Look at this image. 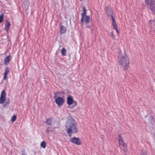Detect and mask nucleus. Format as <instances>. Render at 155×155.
Instances as JSON below:
<instances>
[{
    "label": "nucleus",
    "mask_w": 155,
    "mask_h": 155,
    "mask_svg": "<svg viewBox=\"0 0 155 155\" xmlns=\"http://www.w3.org/2000/svg\"><path fill=\"white\" fill-rule=\"evenodd\" d=\"M118 54V62L120 67L124 70L127 69L129 68V61L125 51L124 50H120Z\"/></svg>",
    "instance_id": "nucleus-1"
},
{
    "label": "nucleus",
    "mask_w": 155,
    "mask_h": 155,
    "mask_svg": "<svg viewBox=\"0 0 155 155\" xmlns=\"http://www.w3.org/2000/svg\"><path fill=\"white\" fill-rule=\"evenodd\" d=\"M65 127L67 129V133L69 136H71L72 133H76L78 132L77 123L72 117L68 118Z\"/></svg>",
    "instance_id": "nucleus-2"
},
{
    "label": "nucleus",
    "mask_w": 155,
    "mask_h": 155,
    "mask_svg": "<svg viewBox=\"0 0 155 155\" xmlns=\"http://www.w3.org/2000/svg\"><path fill=\"white\" fill-rule=\"evenodd\" d=\"M145 3L147 4V8L155 13V2L154 0H145Z\"/></svg>",
    "instance_id": "nucleus-3"
},
{
    "label": "nucleus",
    "mask_w": 155,
    "mask_h": 155,
    "mask_svg": "<svg viewBox=\"0 0 155 155\" xmlns=\"http://www.w3.org/2000/svg\"><path fill=\"white\" fill-rule=\"evenodd\" d=\"M54 98L55 100V102L59 106H61L63 105L64 100L62 97H58V96L55 93H54Z\"/></svg>",
    "instance_id": "nucleus-4"
},
{
    "label": "nucleus",
    "mask_w": 155,
    "mask_h": 155,
    "mask_svg": "<svg viewBox=\"0 0 155 155\" xmlns=\"http://www.w3.org/2000/svg\"><path fill=\"white\" fill-rule=\"evenodd\" d=\"M6 98V94L4 90L2 91L0 97V104H3Z\"/></svg>",
    "instance_id": "nucleus-5"
},
{
    "label": "nucleus",
    "mask_w": 155,
    "mask_h": 155,
    "mask_svg": "<svg viewBox=\"0 0 155 155\" xmlns=\"http://www.w3.org/2000/svg\"><path fill=\"white\" fill-rule=\"evenodd\" d=\"M90 18L89 16H86L81 17V22L82 23H85V24L88 23L90 22Z\"/></svg>",
    "instance_id": "nucleus-6"
},
{
    "label": "nucleus",
    "mask_w": 155,
    "mask_h": 155,
    "mask_svg": "<svg viewBox=\"0 0 155 155\" xmlns=\"http://www.w3.org/2000/svg\"><path fill=\"white\" fill-rule=\"evenodd\" d=\"M70 141L72 143L78 145L81 144V142L80 141V139L78 138L74 137L71 139Z\"/></svg>",
    "instance_id": "nucleus-7"
},
{
    "label": "nucleus",
    "mask_w": 155,
    "mask_h": 155,
    "mask_svg": "<svg viewBox=\"0 0 155 155\" xmlns=\"http://www.w3.org/2000/svg\"><path fill=\"white\" fill-rule=\"evenodd\" d=\"M67 102L68 104L69 105H71L73 104H74L76 105H77L76 102L73 100V98L71 96L68 97Z\"/></svg>",
    "instance_id": "nucleus-8"
},
{
    "label": "nucleus",
    "mask_w": 155,
    "mask_h": 155,
    "mask_svg": "<svg viewBox=\"0 0 155 155\" xmlns=\"http://www.w3.org/2000/svg\"><path fill=\"white\" fill-rule=\"evenodd\" d=\"M106 13L108 16L113 15V10L110 8H108L106 10Z\"/></svg>",
    "instance_id": "nucleus-9"
},
{
    "label": "nucleus",
    "mask_w": 155,
    "mask_h": 155,
    "mask_svg": "<svg viewBox=\"0 0 155 155\" xmlns=\"http://www.w3.org/2000/svg\"><path fill=\"white\" fill-rule=\"evenodd\" d=\"M117 139L119 141V145L120 146V144L124 142L123 139L121 135H119Z\"/></svg>",
    "instance_id": "nucleus-10"
},
{
    "label": "nucleus",
    "mask_w": 155,
    "mask_h": 155,
    "mask_svg": "<svg viewBox=\"0 0 155 155\" xmlns=\"http://www.w3.org/2000/svg\"><path fill=\"white\" fill-rule=\"evenodd\" d=\"M10 25V23L8 21H6L5 29L7 31H8L9 29V27Z\"/></svg>",
    "instance_id": "nucleus-11"
},
{
    "label": "nucleus",
    "mask_w": 155,
    "mask_h": 155,
    "mask_svg": "<svg viewBox=\"0 0 155 155\" xmlns=\"http://www.w3.org/2000/svg\"><path fill=\"white\" fill-rule=\"evenodd\" d=\"M149 25L151 27H155V20H150L149 22Z\"/></svg>",
    "instance_id": "nucleus-12"
},
{
    "label": "nucleus",
    "mask_w": 155,
    "mask_h": 155,
    "mask_svg": "<svg viewBox=\"0 0 155 155\" xmlns=\"http://www.w3.org/2000/svg\"><path fill=\"white\" fill-rule=\"evenodd\" d=\"M112 25L114 27V29L115 30L117 34H118L119 33V31L117 29V27L116 23L114 22V23H112Z\"/></svg>",
    "instance_id": "nucleus-13"
},
{
    "label": "nucleus",
    "mask_w": 155,
    "mask_h": 155,
    "mask_svg": "<svg viewBox=\"0 0 155 155\" xmlns=\"http://www.w3.org/2000/svg\"><path fill=\"white\" fill-rule=\"evenodd\" d=\"M61 34L65 33L66 31V28L65 27L61 26Z\"/></svg>",
    "instance_id": "nucleus-14"
},
{
    "label": "nucleus",
    "mask_w": 155,
    "mask_h": 155,
    "mask_svg": "<svg viewBox=\"0 0 155 155\" xmlns=\"http://www.w3.org/2000/svg\"><path fill=\"white\" fill-rule=\"evenodd\" d=\"M122 145L123 147V150L124 151H127V147H126V144L124 142H123L122 143H121L120 144V146Z\"/></svg>",
    "instance_id": "nucleus-15"
},
{
    "label": "nucleus",
    "mask_w": 155,
    "mask_h": 155,
    "mask_svg": "<svg viewBox=\"0 0 155 155\" xmlns=\"http://www.w3.org/2000/svg\"><path fill=\"white\" fill-rule=\"evenodd\" d=\"M10 56H7L5 59L4 62L6 65H7L9 63V58Z\"/></svg>",
    "instance_id": "nucleus-16"
},
{
    "label": "nucleus",
    "mask_w": 155,
    "mask_h": 155,
    "mask_svg": "<svg viewBox=\"0 0 155 155\" xmlns=\"http://www.w3.org/2000/svg\"><path fill=\"white\" fill-rule=\"evenodd\" d=\"M52 120V119L51 118L47 120L46 121V124L48 125H51Z\"/></svg>",
    "instance_id": "nucleus-17"
},
{
    "label": "nucleus",
    "mask_w": 155,
    "mask_h": 155,
    "mask_svg": "<svg viewBox=\"0 0 155 155\" xmlns=\"http://www.w3.org/2000/svg\"><path fill=\"white\" fill-rule=\"evenodd\" d=\"M66 50L64 48H63L61 50V54L63 56H65L66 55Z\"/></svg>",
    "instance_id": "nucleus-18"
},
{
    "label": "nucleus",
    "mask_w": 155,
    "mask_h": 155,
    "mask_svg": "<svg viewBox=\"0 0 155 155\" xmlns=\"http://www.w3.org/2000/svg\"><path fill=\"white\" fill-rule=\"evenodd\" d=\"M46 146V143L45 141H44L41 142V147L43 148H45Z\"/></svg>",
    "instance_id": "nucleus-19"
},
{
    "label": "nucleus",
    "mask_w": 155,
    "mask_h": 155,
    "mask_svg": "<svg viewBox=\"0 0 155 155\" xmlns=\"http://www.w3.org/2000/svg\"><path fill=\"white\" fill-rule=\"evenodd\" d=\"M16 116L15 115H14L12 118L11 120L12 122H14L16 120Z\"/></svg>",
    "instance_id": "nucleus-20"
},
{
    "label": "nucleus",
    "mask_w": 155,
    "mask_h": 155,
    "mask_svg": "<svg viewBox=\"0 0 155 155\" xmlns=\"http://www.w3.org/2000/svg\"><path fill=\"white\" fill-rule=\"evenodd\" d=\"M9 72V70L8 68H6L5 70L4 74L7 75Z\"/></svg>",
    "instance_id": "nucleus-21"
},
{
    "label": "nucleus",
    "mask_w": 155,
    "mask_h": 155,
    "mask_svg": "<svg viewBox=\"0 0 155 155\" xmlns=\"http://www.w3.org/2000/svg\"><path fill=\"white\" fill-rule=\"evenodd\" d=\"M87 12H83L81 13V17H84V16H87L86 15Z\"/></svg>",
    "instance_id": "nucleus-22"
},
{
    "label": "nucleus",
    "mask_w": 155,
    "mask_h": 155,
    "mask_svg": "<svg viewBox=\"0 0 155 155\" xmlns=\"http://www.w3.org/2000/svg\"><path fill=\"white\" fill-rule=\"evenodd\" d=\"M3 19V15L2 14L0 15V21L2 22Z\"/></svg>",
    "instance_id": "nucleus-23"
},
{
    "label": "nucleus",
    "mask_w": 155,
    "mask_h": 155,
    "mask_svg": "<svg viewBox=\"0 0 155 155\" xmlns=\"http://www.w3.org/2000/svg\"><path fill=\"white\" fill-rule=\"evenodd\" d=\"M111 18H112V21H112V23H114V22H115V19L114 18L113 16V15L111 14Z\"/></svg>",
    "instance_id": "nucleus-24"
},
{
    "label": "nucleus",
    "mask_w": 155,
    "mask_h": 155,
    "mask_svg": "<svg viewBox=\"0 0 155 155\" xmlns=\"http://www.w3.org/2000/svg\"><path fill=\"white\" fill-rule=\"evenodd\" d=\"M110 35L113 39H114L115 38L114 36V35L113 32H110Z\"/></svg>",
    "instance_id": "nucleus-25"
},
{
    "label": "nucleus",
    "mask_w": 155,
    "mask_h": 155,
    "mask_svg": "<svg viewBox=\"0 0 155 155\" xmlns=\"http://www.w3.org/2000/svg\"><path fill=\"white\" fill-rule=\"evenodd\" d=\"M50 127H48L47 130V131L48 133H49L50 132L52 131L53 130H51L50 129Z\"/></svg>",
    "instance_id": "nucleus-26"
},
{
    "label": "nucleus",
    "mask_w": 155,
    "mask_h": 155,
    "mask_svg": "<svg viewBox=\"0 0 155 155\" xmlns=\"http://www.w3.org/2000/svg\"><path fill=\"white\" fill-rule=\"evenodd\" d=\"M140 155H147V153L145 151L141 152Z\"/></svg>",
    "instance_id": "nucleus-27"
},
{
    "label": "nucleus",
    "mask_w": 155,
    "mask_h": 155,
    "mask_svg": "<svg viewBox=\"0 0 155 155\" xmlns=\"http://www.w3.org/2000/svg\"><path fill=\"white\" fill-rule=\"evenodd\" d=\"M25 150H23L22 151V155H25Z\"/></svg>",
    "instance_id": "nucleus-28"
},
{
    "label": "nucleus",
    "mask_w": 155,
    "mask_h": 155,
    "mask_svg": "<svg viewBox=\"0 0 155 155\" xmlns=\"http://www.w3.org/2000/svg\"><path fill=\"white\" fill-rule=\"evenodd\" d=\"M83 12H87V10L85 7H83Z\"/></svg>",
    "instance_id": "nucleus-29"
},
{
    "label": "nucleus",
    "mask_w": 155,
    "mask_h": 155,
    "mask_svg": "<svg viewBox=\"0 0 155 155\" xmlns=\"http://www.w3.org/2000/svg\"><path fill=\"white\" fill-rule=\"evenodd\" d=\"M7 75L6 74H4V76L3 78L4 79H6L7 78Z\"/></svg>",
    "instance_id": "nucleus-30"
},
{
    "label": "nucleus",
    "mask_w": 155,
    "mask_h": 155,
    "mask_svg": "<svg viewBox=\"0 0 155 155\" xmlns=\"http://www.w3.org/2000/svg\"><path fill=\"white\" fill-rule=\"evenodd\" d=\"M9 102H7V103H6V104H5L4 105V106H7V105H8L9 104Z\"/></svg>",
    "instance_id": "nucleus-31"
},
{
    "label": "nucleus",
    "mask_w": 155,
    "mask_h": 155,
    "mask_svg": "<svg viewBox=\"0 0 155 155\" xmlns=\"http://www.w3.org/2000/svg\"><path fill=\"white\" fill-rule=\"evenodd\" d=\"M125 155H128L126 151L125 152H124Z\"/></svg>",
    "instance_id": "nucleus-32"
},
{
    "label": "nucleus",
    "mask_w": 155,
    "mask_h": 155,
    "mask_svg": "<svg viewBox=\"0 0 155 155\" xmlns=\"http://www.w3.org/2000/svg\"><path fill=\"white\" fill-rule=\"evenodd\" d=\"M153 90L155 92V87H153Z\"/></svg>",
    "instance_id": "nucleus-33"
},
{
    "label": "nucleus",
    "mask_w": 155,
    "mask_h": 155,
    "mask_svg": "<svg viewBox=\"0 0 155 155\" xmlns=\"http://www.w3.org/2000/svg\"><path fill=\"white\" fill-rule=\"evenodd\" d=\"M154 31L155 32V30H154Z\"/></svg>",
    "instance_id": "nucleus-34"
},
{
    "label": "nucleus",
    "mask_w": 155,
    "mask_h": 155,
    "mask_svg": "<svg viewBox=\"0 0 155 155\" xmlns=\"http://www.w3.org/2000/svg\"><path fill=\"white\" fill-rule=\"evenodd\" d=\"M70 107V108H72V107Z\"/></svg>",
    "instance_id": "nucleus-35"
},
{
    "label": "nucleus",
    "mask_w": 155,
    "mask_h": 155,
    "mask_svg": "<svg viewBox=\"0 0 155 155\" xmlns=\"http://www.w3.org/2000/svg\"><path fill=\"white\" fill-rule=\"evenodd\" d=\"M81 1H82L83 0H80Z\"/></svg>",
    "instance_id": "nucleus-36"
},
{
    "label": "nucleus",
    "mask_w": 155,
    "mask_h": 155,
    "mask_svg": "<svg viewBox=\"0 0 155 155\" xmlns=\"http://www.w3.org/2000/svg\"><path fill=\"white\" fill-rule=\"evenodd\" d=\"M1 21H0V23H1Z\"/></svg>",
    "instance_id": "nucleus-37"
}]
</instances>
